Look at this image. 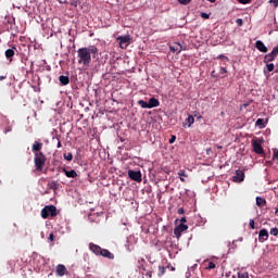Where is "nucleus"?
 I'll list each match as a JSON object with an SVG mask.
<instances>
[{
  "mask_svg": "<svg viewBox=\"0 0 278 278\" xmlns=\"http://www.w3.org/2000/svg\"><path fill=\"white\" fill-rule=\"evenodd\" d=\"M78 64L88 68L92 62V58H99V49L96 46H89L85 48H79L77 51Z\"/></svg>",
  "mask_w": 278,
  "mask_h": 278,
  "instance_id": "1",
  "label": "nucleus"
},
{
  "mask_svg": "<svg viewBox=\"0 0 278 278\" xmlns=\"http://www.w3.org/2000/svg\"><path fill=\"white\" fill-rule=\"evenodd\" d=\"M34 164L37 173H42L45 164H47V155L42 152H36L34 156Z\"/></svg>",
  "mask_w": 278,
  "mask_h": 278,
  "instance_id": "2",
  "label": "nucleus"
},
{
  "mask_svg": "<svg viewBox=\"0 0 278 278\" xmlns=\"http://www.w3.org/2000/svg\"><path fill=\"white\" fill-rule=\"evenodd\" d=\"M49 216H51L52 218H54V216H58V207H55L54 205H46L41 210L42 218L47 219Z\"/></svg>",
  "mask_w": 278,
  "mask_h": 278,
  "instance_id": "3",
  "label": "nucleus"
},
{
  "mask_svg": "<svg viewBox=\"0 0 278 278\" xmlns=\"http://www.w3.org/2000/svg\"><path fill=\"white\" fill-rule=\"evenodd\" d=\"M117 42H119L121 49H127L129 45H131V36L125 35V36H119L116 38Z\"/></svg>",
  "mask_w": 278,
  "mask_h": 278,
  "instance_id": "4",
  "label": "nucleus"
},
{
  "mask_svg": "<svg viewBox=\"0 0 278 278\" xmlns=\"http://www.w3.org/2000/svg\"><path fill=\"white\" fill-rule=\"evenodd\" d=\"M128 177L132 181H137V184H140L142 181V173L140 170H134V169L128 170Z\"/></svg>",
  "mask_w": 278,
  "mask_h": 278,
  "instance_id": "5",
  "label": "nucleus"
},
{
  "mask_svg": "<svg viewBox=\"0 0 278 278\" xmlns=\"http://www.w3.org/2000/svg\"><path fill=\"white\" fill-rule=\"evenodd\" d=\"M252 147H253L254 153H256L257 155H263L264 148H262V141H260L258 139H253Z\"/></svg>",
  "mask_w": 278,
  "mask_h": 278,
  "instance_id": "6",
  "label": "nucleus"
},
{
  "mask_svg": "<svg viewBox=\"0 0 278 278\" xmlns=\"http://www.w3.org/2000/svg\"><path fill=\"white\" fill-rule=\"evenodd\" d=\"M184 231H188V225L180 224L174 229V236H176V238H181V233H184Z\"/></svg>",
  "mask_w": 278,
  "mask_h": 278,
  "instance_id": "7",
  "label": "nucleus"
},
{
  "mask_svg": "<svg viewBox=\"0 0 278 278\" xmlns=\"http://www.w3.org/2000/svg\"><path fill=\"white\" fill-rule=\"evenodd\" d=\"M169 50L172 53H181V51H184V46L179 42H175L169 46Z\"/></svg>",
  "mask_w": 278,
  "mask_h": 278,
  "instance_id": "8",
  "label": "nucleus"
},
{
  "mask_svg": "<svg viewBox=\"0 0 278 278\" xmlns=\"http://www.w3.org/2000/svg\"><path fill=\"white\" fill-rule=\"evenodd\" d=\"M255 47L258 51H261V53H268V48L262 42V40H257L255 42Z\"/></svg>",
  "mask_w": 278,
  "mask_h": 278,
  "instance_id": "9",
  "label": "nucleus"
},
{
  "mask_svg": "<svg viewBox=\"0 0 278 278\" xmlns=\"http://www.w3.org/2000/svg\"><path fill=\"white\" fill-rule=\"evenodd\" d=\"M268 240V230L261 229L258 232V241L260 242H266Z\"/></svg>",
  "mask_w": 278,
  "mask_h": 278,
  "instance_id": "10",
  "label": "nucleus"
},
{
  "mask_svg": "<svg viewBox=\"0 0 278 278\" xmlns=\"http://www.w3.org/2000/svg\"><path fill=\"white\" fill-rule=\"evenodd\" d=\"M89 249H90V251H92V253H94V255H101V253L103 251V249H101V247H99L98 244H94V243H90Z\"/></svg>",
  "mask_w": 278,
  "mask_h": 278,
  "instance_id": "11",
  "label": "nucleus"
},
{
  "mask_svg": "<svg viewBox=\"0 0 278 278\" xmlns=\"http://www.w3.org/2000/svg\"><path fill=\"white\" fill-rule=\"evenodd\" d=\"M42 147H43L42 142L35 141L31 147L33 153H41L40 151H42Z\"/></svg>",
  "mask_w": 278,
  "mask_h": 278,
  "instance_id": "12",
  "label": "nucleus"
},
{
  "mask_svg": "<svg viewBox=\"0 0 278 278\" xmlns=\"http://www.w3.org/2000/svg\"><path fill=\"white\" fill-rule=\"evenodd\" d=\"M148 108H149V110H151L153 108H160V100H157L156 98H150V100L148 102Z\"/></svg>",
  "mask_w": 278,
  "mask_h": 278,
  "instance_id": "13",
  "label": "nucleus"
},
{
  "mask_svg": "<svg viewBox=\"0 0 278 278\" xmlns=\"http://www.w3.org/2000/svg\"><path fill=\"white\" fill-rule=\"evenodd\" d=\"M16 47H13L11 49L5 50L4 55L7 60H10L12 62V56L15 55Z\"/></svg>",
  "mask_w": 278,
  "mask_h": 278,
  "instance_id": "14",
  "label": "nucleus"
},
{
  "mask_svg": "<svg viewBox=\"0 0 278 278\" xmlns=\"http://www.w3.org/2000/svg\"><path fill=\"white\" fill-rule=\"evenodd\" d=\"M63 173L65 174V177H68L70 179H76L77 172L75 169L66 170V168H63Z\"/></svg>",
  "mask_w": 278,
  "mask_h": 278,
  "instance_id": "15",
  "label": "nucleus"
},
{
  "mask_svg": "<svg viewBox=\"0 0 278 278\" xmlns=\"http://www.w3.org/2000/svg\"><path fill=\"white\" fill-rule=\"evenodd\" d=\"M59 81L61 86H68V84H71V78L68 76L61 75L59 77Z\"/></svg>",
  "mask_w": 278,
  "mask_h": 278,
  "instance_id": "16",
  "label": "nucleus"
},
{
  "mask_svg": "<svg viewBox=\"0 0 278 278\" xmlns=\"http://www.w3.org/2000/svg\"><path fill=\"white\" fill-rule=\"evenodd\" d=\"M56 275H59V277H64V275H66V266L58 265L56 266Z\"/></svg>",
  "mask_w": 278,
  "mask_h": 278,
  "instance_id": "17",
  "label": "nucleus"
},
{
  "mask_svg": "<svg viewBox=\"0 0 278 278\" xmlns=\"http://www.w3.org/2000/svg\"><path fill=\"white\" fill-rule=\"evenodd\" d=\"M235 181H244V172L238 169L236 170Z\"/></svg>",
  "mask_w": 278,
  "mask_h": 278,
  "instance_id": "18",
  "label": "nucleus"
},
{
  "mask_svg": "<svg viewBox=\"0 0 278 278\" xmlns=\"http://www.w3.org/2000/svg\"><path fill=\"white\" fill-rule=\"evenodd\" d=\"M100 255H102V257H106L108 260H114V254L106 249H102V253H100Z\"/></svg>",
  "mask_w": 278,
  "mask_h": 278,
  "instance_id": "19",
  "label": "nucleus"
},
{
  "mask_svg": "<svg viewBox=\"0 0 278 278\" xmlns=\"http://www.w3.org/2000/svg\"><path fill=\"white\" fill-rule=\"evenodd\" d=\"M48 188H50V190H58L60 188V182H58V180H51L48 182Z\"/></svg>",
  "mask_w": 278,
  "mask_h": 278,
  "instance_id": "20",
  "label": "nucleus"
},
{
  "mask_svg": "<svg viewBox=\"0 0 278 278\" xmlns=\"http://www.w3.org/2000/svg\"><path fill=\"white\" fill-rule=\"evenodd\" d=\"M275 58L277 56L270 52L264 56V63L268 64V62H275Z\"/></svg>",
  "mask_w": 278,
  "mask_h": 278,
  "instance_id": "21",
  "label": "nucleus"
},
{
  "mask_svg": "<svg viewBox=\"0 0 278 278\" xmlns=\"http://www.w3.org/2000/svg\"><path fill=\"white\" fill-rule=\"evenodd\" d=\"M256 205H257V207H265L266 199H264L262 197H256Z\"/></svg>",
  "mask_w": 278,
  "mask_h": 278,
  "instance_id": "22",
  "label": "nucleus"
},
{
  "mask_svg": "<svg viewBox=\"0 0 278 278\" xmlns=\"http://www.w3.org/2000/svg\"><path fill=\"white\" fill-rule=\"evenodd\" d=\"M255 126H256V127H260V129H264V127H266V122L264 121V118H258V119L255 122Z\"/></svg>",
  "mask_w": 278,
  "mask_h": 278,
  "instance_id": "23",
  "label": "nucleus"
},
{
  "mask_svg": "<svg viewBox=\"0 0 278 278\" xmlns=\"http://www.w3.org/2000/svg\"><path fill=\"white\" fill-rule=\"evenodd\" d=\"M186 123H188V127H192V125H194V116L189 115L188 118H186Z\"/></svg>",
  "mask_w": 278,
  "mask_h": 278,
  "instance_id": "24",
  "label": "nucleus"
},
{
  "mask_svg": "<svg viewBox=\"0 0 278 278\" xmlns=\"http://www.w3.org/2000/svg\"><path fill=\"white\" fill-rule=\"evenodd\" d=\"M64 160H66L67 162H73V153L67 152L63 154Z\"/></svg>",
  "mask_w": 278,
  "mask_h": 278,
  "instance_id": "25",
  "label": "nucleus"
},
{
  "mask_svg": "<svg viewBox=\"0 0 278 278\" xmlns=\"http://www.w3.org/2000/svg\"><path fill=\"white\" fill-rule=\"evenodd\" d=\"M125 249L128 251V253H131V251H134V244H130L129 240H127L125 243Z\"/></svg>",
  "mask_w": 278,
  "mask_h": 278,
  "instance_id": "26",
  "label": "nucleus"
},
{
  "mask_svg": "<svg viewBox=\"0 0 278 278\" xmlns=\"http://www.w3.org/2000/svg\"><path fill=\"white\" fill-rule=\"evenodd\" d=\"M138 105H140V108L149 110V102H146L144 100H139Z\"/></svg>",
  "mask_w": 278,
  "mask_h": 278,
  "instance_id": "27",
  "label": "nucleus"
},
{
  "mask_svg": "<svg viewBox=\"0 0 278 278\" xmlns=\"http://www.w3.org/2000/svg\"><path fill=\"white\" fill-rule=\"evenodd\" d=\"M216 268V263L208 262L207 266L205 267L206 270H214Z\"/></svg>",
  "mask_w": 278,
  "mask_h": 278,
  "instance_id": "28",
  "label": "nucleus"
},
{
  "mask_svg": "<svg viewBox=\"0 0 278 278\" xmlns=\"http://www.w3.org/2000/svg\"><path fill=\"white\" fill-rule=\"evenodd\" d=\"M266 66H267L268 73H273V72L275 71V64L269 63V64H267Z\"/></svg>",
  "mask_w": 278,
  "mask_h": 278,
  "instance_id": "29",
  "label": "nucleus"
},
{
  "mask_svg": "<svg viewBox=\"0 0 278 278\" xmlns=\"http://www.w3.org/2000/svg\"><path fill=\"white\" fill-rule=\"evenodd\" d=\"M236 24L238 25V27H242L244 25V21L242 18H237Z\"/></svg>",
  "mask_w": 278,
  "mask_h": 278,
  "instance_id": "30",
  "label": "nucleus"
},
{
  "mask_svg": "<svg viewBox=\"0 0 278 278\" xmlns=\"http://www.w3.org/2000/svg\"><path fill=\"white\" fill-rule=\"evenodd\" d=\"M269 233H270L271 236H278V228H277V227L271 228L270 231H269Z\"/></svg>",
  "mask_w": 278,
  "mask_h": 278,
  "instance_id": "31",
  "label": "nucleus"
},
{
  "mask_svg": "<svg viewBox=\"0 0 278 278\" xmlns=\"http://www.w3.org/2000/svg\"><path fill=\"white\" fill-rule=\"evenodd\" d=\"M238 278H249V273L244 271V273H239L238 274Z\"/></svg>",
  "mask_w": 278,
  "mask_h": 278,
  "instance_id": "32",
  "label": "nucleus"
},
{
  "mask_svg": "<svg viewBox=\"0 0 278 278\" xmlns=\"http://www.w3.org/2000/svg\"><path fill=\"white\" fill-rule=\"evenodd\" d=\"M190 1H192V0H178V2L181 3V5H188V3H190Z\"/></svg>",
  "mask_w": 278,
  "mask_h": 278,
  "instance_id": "33",
  "label": "nucleus"
},
{
  "mask_svg": "<svg viewBox=\"0 0 278 278\" xmlns=\"http://www.w3.org/2000/svg\"><path fill=\"white\" fill-rule=\"evenodd\" d=\"M200 16H201V18H205V20L210 18V14H207V13H205V12H202V13L200 14Z\"/></svg>",
  "mask_w": 278,
  "mask_h": 278,
  "instance_id": "34",
  "label": "nucleus"
},
{
  "mask_svg": "<svg viewBox=\"0 0 278 278\" xmlns=\"http://www.w3.org/2000/svg\"><path fill=\"white\" fill-rule=\"evenodd\" d=\"M219 75H227V68L220 67Z\"/></svg>",
  "mask_w": 278,
  "mask_h": 278,
  "instance_id": "35",
  "label": "nucleus"
},
{
  "mask_svg": "<svg viewBox=\"0 0 278 278\" xmlns=\"http://www.w3.org/2000/svg\"><path fill=\"white\" fill-rule=\"evenodd\" d=\"M273 55H275L277 58L278 55V46H276L273 51H271Z\"/></svg>",
  "mask_w": 278,
  "mask_h": 278,
  "instance_id": "36",
  "label": "nucleus"
},
{
  "mask_svg": "<svg viewBox=\"0 0 278 278\" xmlns=\"http://www.w3.org/2000/svg\"><path fill=\"white\" fill-rule=\"evenodd\" d=\"M218 60H227V62L229 61V58H227L225 54H220L217 56Z\"/></svg>",
  "mask_w": 278,
  "mask_h": 278,
  "instance_id": "37",
  "label": "nucleus"
},
{
  "mask_svg": "<svg viewBox=\"0 0 278 278\" xmlns=\"http://www.w3.org/2000/svg\"><path fill=\"white\" fill-rule=\"evenodd\" d=\"M48 240H49L50 242H53V240H55V235H53V232H51V233L49 235Z\"/></svg>",
  "mask_w": 278,
  "mask_h": 278,
  "instance_id": "38",
  "label": "nucleus"
},
{
  "mask_svg": "<svg viewBox=\"0 0 278 278\" xmlns=\"http://www.w3.org/2000/svg\"><path fill=\"white\" fill-rule=\"evenodd\" d=\"M239 3H242L243 5H247V3H251V0H238Z\"/></svg>",
  "mask_w": 278,
  "mask_h": 278,
  "instance_id": "39",
  "label": "nucleus"
},
{
  "mask_svg": "<svg viewBox=\"0 0 278 278\" xmlns=\"http://www.w3.org/2000/svg\"><path fill=\"white\" fill-rule=\"evenodd\" d=\"M269 3H273L274 8H278V0H269Z\"/></svg>",
  "mask_w": 278,
  "mask_h": 278,
  "instance_id": "40",
  "label": "nucleus"
},
{
  "mask_svg": "<svg viewBox=\"0 0 278 278\" xmlns=\"http://www.w3.org/2000/svg\"><path fill=\"white\" fill-rule=\"evenodd\" d=\"M250 227L251 229H255V220L250 219Z\"/></svg>",
  "mask_w": 278,
  "mask_h": 278,
  "instance_id": "41",
  "label": "nucleus"
},
{
  "mask_svg": "<svg viewBox=\"0 0 278 278\" xmlns=\"http://www.w3.org/2000/svg\"><path fill=\"white\" fill-rule=\"evenodd\" d=\"M176 140H177V137L172 136V138L169 139V144H173Z\"/></svg>",
  "mask_w": 278,
  "mask_h": 278,
  "instance_id": "42",
  "label": "nucleus"
},
{
  "mask_svg": "<svg viewBox=\"0 0 278 278\" xmlns=\"http://www.w3.org/2000/svg\"><path fill=\"white\" fill-rule=\"evenodd\" d=\"M274 160H278V150L277 149L274 150Z\"/></svg>",
  "mask_w": 278,
  "mask_h": 278,
  "instance_id": "43",
  "label": "nucleus"
},
{
  "mask_svg": "<svg viewBox=\"0 0 278 278\" xmlns=\"http://www.w3.org/2000/svg\"><path fill=\"white\" fill-rule=\"evenodd\" d=\"M186 211L184 210V207H180V208H178V211H177V214H184Z\"/></svg>",
  "mask_w": 278,
  "mask_h": 278,
  "instance_id": "44",
  "label": "nucleus"
},
{
  "mask_svg": "<svg viewBox=\"0 0 278 278\" xmlns=\"http://www.w3.org/2000/svg\"><path fill=\"white\" fill-rule=\"evenodd\" d=\"M180 223H181L180 225H184V223H188V220L186 219V217H181Z\"/></svg>",
  "mask_w": 278,
  "mask_h": 278,
  "instance_id": "45",
  "label": "nucleus"
},
{
  "mask_svg": "<svg viewBox=\"0 0 278 278\" xmlns=\"http://www.w3.org/2000/svg\"><path fill=\"white\" fill-rule=\"evenodd\" d=\"M178 175H179L180 177H188V175H186L184 172L178 173Z\"/></svg>",
  "mask_w": 278,
  "mask_h": 278,
  "instance_id": "46",
  "label": "nucleus"
},
{
  "mask_svg": "<svg viewBox=\"0 0 278 278\" xmlns=\"http://www.w3.org/2000/svg\"><path fill=\"white\" fill-rule=\"evenodd\" d=\"M9 131H12V127H10V126H8V127L5 128V134H8Z\"/></svg>",
  "mask_w": 278,
  "mask_h": 278,
  "instance_id": "47",
  "label": "nucleus"
},
{
  "mask_svg": "<svg viewBox=\"0 0 278 278\" xmlns=\"http://www.w3.org/2000/svg\"><path fill=\"white\" fill-rule=\"evenodd\" d=\"M212 153V148L206 149V155H210Z\"/></svg>",
  "mask_w": 278,
  "mask_h": 278,
  "instance_id": "48",
  "label": "nucleus"
},
{
  "mask_svg": "<svg viewBox=\"0 0 278 278\" xmlns=\"http://www.w3.org/2000/svg\"><path fill=\"white\" fill-rule=\"evenodd\" d=\"M56 147H58V149H61V147H62V141L59 140Z\"/></svg>",
  "mask_w": 278,
  "mask_h": 278,
  "instance_id": "49",
  "label": "nucleus"
},
{
  "mask_svg": "<svg viewBox=\"0 0 278 278\" xmlns=\"http://www.w3.org/2000/svg\"><path fill=\"white\" fill-rule=\"evenodd\" d=\"M159 268L161 270V275H164V270H165L164 267L160 266Z\"/></svg>",
  "mask_w": 278,
  "mask_h": 278,
  "instance_id": "50",
  "label": "nucleus"
},
{
  "mask_svg": "<svg viewBox=\"0 0 278 278\" xmlns=\"http://www.w3.org/2000/svg\"><path fill=\"white\" fill-rule=\"evenodd\" d=\"M8 76H0V81H3V79H7Z\"/></svg>",
  "mask_w": 278,
  "mask_h": 278,
  "instance_id": "51",
  "label": "nucleus"
},
{
  "mask_svg": "<svg viewBox=\"0 0 278 278\" xmlns=\"http://www.w3.org/2000/svg\"><path fill=\"white\" fill-rule=\"evenodd\" d=\"M210 3H216V0H207Z\"/></svg>",
  "mask_w": 278,
  "mask_h": 278,
  "instance_id": "52",
  "label": "nucleus"
},
{
  "mask_svg": "<svg viewBox=\"0 0 278 278\" xmlns=\"http://www.w3.org/2000/svg\"><path fill=\"white\" fill-rule=\"evenodd\" d=\"M215 73H216L215 71L212 72V76L213 77H216Z\"/></svg>",
  "mask_w": 278,
  "mask_h": 278,
  "instance_id": "53",
  "label": "nucleus"
},
{
  "mask_svg": "<svg viewBox=\"0 0 278 278\" xmlns=\"http://www.w3.org/2000/svg\"><path fill=\"white\" fill-rule=\"evenodd\" d=\"M180 181H186V179L184 177H180Z\"/></svg>",
  "mask_w": 278,
  "mask_h": 278,
  "instance_id": "54",
  "label": "nucleus"
},
{
  "mask_svg": "<svg viewBox=\"0 0 278 278\" xmlns=\"http://www.w3.org/2000/svg\"><path fill=\"white\" fill-rule=\"evenodd\" d=\"M275 214H278V208L277 207L275 208Z\"/></svg>",
  "mask_w": 278,
  "mask_h": 278,
  "instance_id": "55",
  "label": "nucleus"
},
{
  "mask_svg": "<svg viewBox=\"0 0 278 278\" xmlns=\"http://www.w3.org/2000/svg\"><path fill=\"white\" fill-rule=\"evenodd\" d=\"M217 149H223V146H217Z\"/></svg>",
  "mask_w": 278,
  "mask_h": 278,
  "instance_id": "56",
  "label": "nucleus"
}]
</instances>
